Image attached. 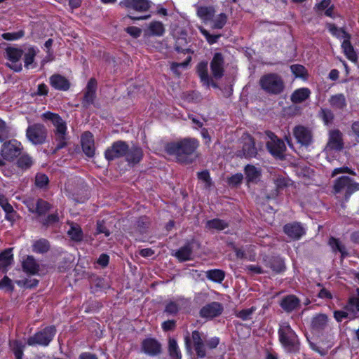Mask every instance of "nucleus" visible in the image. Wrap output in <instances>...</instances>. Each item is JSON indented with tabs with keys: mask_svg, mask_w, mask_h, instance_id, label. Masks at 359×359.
Here are the masks:
<instances>
[{
	"mask_svg": "<svg viewBox=\"0 0 359 359\" xmlns=\"http://www.w3.org/2000/svg\"><path fill=\"white\" fill-rule=\"evenodd\" d=\"M200 142L196 137H187L165 143V152L175 158L177 163L189 165L199 158Z\"/></svg>",
	"mask_w": 359,
	"mask_h": 359,
	"instance_id": "1",
	"label": "nucleus"
},
{
	"mask_svg": "<svg viewBox=\"0 0 359 359\" xmlns=\"http://www.w3.org/2000/svg\"><path fill=\"white\" fill-rule=\"evenodd\" d=\"M41 118L45 121H49L54 126L53 130L54 140L57 142L53 153L66 147L68 142L67 123L62 117L56 113L50 111H46L41 114Z\"/></svg>",
	"mask_w": 359,
	"mask_h": 359,
	"instance_id": "2",
	"label": "nucleus"
},
{
	"mask_svg": "<svg viewBox=\"0 0 359 359\" xmlns=\"http://www.w3.org/2000/svg\"><path fill=\"white\" fill-rule=\"evenodd\" d=\"M278 334L281 346L287 353H297L299 352V339L288 323L280 325Z\"/></svg>",
	"mask_w": 359,
	"mask_h": 359,
	"instance_id": "3",
	"label": "nucleus"
},
{
	"mask_svg": "<svg viewBox=\"0 0 359 359\" xmlns=\"http://www.w3.org/2000/svg\"><path fill=\"white\" fill-rule=\"evenodd\" d=\"M259 83L261 88L269 95H280L285 89L284 81L277 73L264 74L261 76Z\"/></svg>",
	"mask_w": 359,
	"mask_h": 359,
	"instance_id": "4",
	"label": "nucleus"
},
{
	"mask_svg": "<svg viewBox=\"0 0 359 359\" xmlns=\"http://www.w3.org/2000/svg\"><path fill=\"white\" fill-rule=\"evenodd\" d=\"M332 190L334 194H344V200L348 201L351 195L359 191V183L348 176H341L334 180Z\"/></svg>",
	"mask_w": 359,
	"mask_h": 359,
	"instance_id": "5",
	"label": "nucleus"
},
{
	"mask_svg": "<svg viewBox=\"0 0 359 359\" xmlns=\"http://www.w3.org/2000/svg\"><path fill=\"white\" fill-rule=\"evenodd\" d=\"M26 137L33 145H42L47 142L48 129L40 123L29 125L26 129Z\"/></svg>",
	"mask_w": 359,
	"mask_h": 359,
	"instance_id": "6",
	"label": "nucleus"
},
{
	"mask_svg": "<svg viewBox=\"0 0 359 359\" xmlns=\"http://www.w3.org/2000/svg\"><path fill=\"white\" fill-rule=\"evenodd\" d=\"M57 330L55 325L46 326L41 330L36 332L33 336L29 337L27 340L29 346H47L53 341L56 334Z\"/></svg>",
	"mask_w": 359,
	"mask_h": 359,
	"instance_id": "7",
	"label": "nucleus"
},
{
	"mask_svg": "<svg viewBox=\"0 0 359 359\" xmlns=\"http://www.w3.org/2000/svg\"><path fill=\"white\" fill-rule=\"evenodd\" d=\"M267 135L269 137L266 144V147L270 154L276 158L283 159L285 157L284 153L286 151V146L284 141L278 137L271 131L267 132Z\"/></svg>",
	"mask_w": 359,
	"mask_h": 359,
	"instance_id": "8",
	"label": "nucleus"
},
{
	"mask_svg": "<svg viewBox=\"0 0 359 359\" xmlns=\"http://www.w3.org/2000/svg\"><path fill=\"white\" fill-rule=\"evenodd\" d=\"M24 51L20 48L8 46L5 49V57L8 61L6 66L15 72H20L22 70V64L20 61L23 56Z\"/></svg>",
	"mask_w": 359,
	"mask_h": 359,
	"instance_id": "9",
	"label": "nucleus"
},
{
	"mask_svg": "<svg viewBox=\"0 0 359 359\" xmlns=\"http://www.w3.org/2000/svg\"><path fill=\"white\" fill-rule=\"evenodd\" d=\"M22 150L21 142L15 139H12L3 143L1 148V156L4 160L11 162L20 156Z\"/></svg>",
	"mask_w": 359,
	"mask_h": 359,
	"instance_id": "10",
	"label": "nucleus"
},
{
	"mask_svg": "<svg viewBox=\"0 0 359 359\" xmlns=\"http://www.w3.org/2000/svg\"><path fill=\"white\" fill-rule=\"evenodd\" d=\"M128 151V143L123 140L115 141L104 151V157L108 161L125 157Z\"/></svg>",
	"mask_w": 359,
	"mask_h": 359,
	"instance_id": "11",
	"label": "nucleus"
},
{
	"mask_svg": "<svg viewBox=\"0 0 359 359\" xmlns=\"http://www.w3.org/2000/svg\"><path fill=\"white\" fill-rule=\"evenodd\" d=\"M224 311L223 305L217 302L206 304L199 311V316L206 320H211L222 315Z\"/></svg>",
	"mask_w": 359,
	"mask_h": 359,
	"instance_id": "12",
	"label": "nucleus"
},
{
	"mask_svg": "<svg viewBox=\"0 0 359 359\" xmlns=\"http://www.w3.org/2000/svg\"><path fill=\"white\" fill-rule=\"evenodd\" d=\"M225 60L223 54L219 52L215 53L210 63V68L212 78L216 80L221 79L225 72Z\"/></svg>",
	"mask_w": 359,
	"mask_h": 359,
	"instance_id": "13",
	"label": "nucleus"
},
{
	"mask_svg": "<svg viewBox=\"0 0 359 359\" xmlns=\"http://www.w3.org/2000/svg\"><path fill=\"white\" fill-rule=\"evenodd\" d=\"M97 82L95 78H90L84 89L83 96L81 100V105L84 109H88L93 104L96 98Z\"/></svg>",
	"mask_w": 359,
	"mask_h": 359,
	"instance_id": "14",
	"label": "nucleus"
},
{
	"mask_svg": "<svg viewBox=\"0 0 359 359\" xmlns=\"http://www.w3.org/2000/svg\"><path fill=\"white\" fill-rule=\"evenodd\" d=\"M119 6L128 12L134 11L139 13L148 11L151 7L149 0H121Z\"/></svg>",
	"mask_w": 359,
	"mask_h": 359,
	"instance_id": "15",
	"label": "nucleus"
},
{
	"mask_svg": "<svg viewBox=\"0 0 359 359\" xmlns=\"http://www.w3.org/2000/svg\"><path fill=\"white\" fill-rule=\"evenodd\" d=\"M283 232L292 240L298 241L306 234V229L302 223L292 222L283 226Z\"/></svg>",
	"mask_w": 359,
	"mask_h": 359,
	"instance_id": "16",
	"label": "nucleus"
},
{
	"mask_svg": "<svg viewBox=\"0 0 359 359\" xmlns=\"http://www.w3.org/2000/svg\"><path fill=\"white\" fill-rule=\"evenodd\" d=\"M141 349L149 356H156L162 351L161 343L155 338H146L141 343Z\"/></svg>",
	"mask_w": 359,
	"mask_h": 359,
	"instance_id": "17",
	"label": "nucleus"
},
{
	"mask_svg": "<svg viewBox=\"0 0 359 359\" xmlns=\"http://www.w3.org/2000/svg\"><path fill=\"white\" fill-rule=\"evenodd\" d=\"M208 62L205 60L201 61L196 67V72L201 82L207 86H211L214 88H218L217 83L214 82L212 79L208 74Z\"/></svg>",
	"mask_w": 359,
	"mask_h": 359,
	"instance_id": "18",
	"label": "nucleus"
},
{
	"mask_svg": "<svg viewBox=\"0 0 359 359\" xmlns=\"http://www.w3.org/2000/svg\"><path fill=\"white\" fill-rule=\"evenodd\" d=\"M126 153L125 160L128 165H137L142 161L144 157L142 148L136 144H133L130 147L128 144V151Z\"/></svg>",
	"mask_w": 359,
	"mask_h": 359,
	"instance_id": "19",
	"label": "nucleus"
},
{
	"mask_svg": "<svg viewBox=\"0 0 359 359\" xmlns=\"http://www.w3.org/2000/svg\"><path fill=\"white\" fill-rule=\"evenodd\" d=\"M81 148L85 154L89 158H92L95 155V141L94 136L90 131L84 132L81 137Z\"/></svg>",
	"mask_w": 359,
	"mask_h": 359,
	"instance_id": "20",
	"label": "nucleus"
},
{
	"mask_svg": "<svg viewBox=\"0 0 359 359\" xmlns=\"http://www.w3.org/2000/svg\"><path fill=\"white\" fill-rule=\"evenodd\" d=\"M49 84L55 90L67 91L71 87L70 81L60 74H54L49 77Z\"/></svg>",
	"mask_w": 359,
	"mask_h": 359,
	"instance_id": "21",
	"label": "nucleus"
},
{
	"mask_svg": "<svg viewBox=\"0 0 359 359\" xmlns=\"http://www.w3.org/2000/svg\"><path fill=\"white\" fill-rule=\"evenodd\" d=\"M344 141L341 132L338 130H332L329 133V138L327 147L330 150L341 151L344 148Z\"/></svg>",
	"mask_w": 359,
	"mask_h": 359,
	"instance_id": "22",
	"label": "nucleus"
},
{
	"mask_svg": "<svg viewBox=\"0 0 359 359\" xmlns=\"http://www.w3.org/2000/svg\"><path fill=\"white\" fill-rule=\"evenodd\" d=\"M293 134L298 143L308 146L312 142V135L306 127L297 126L294 128Z\"/></svg>",
	"mask_w": 359,
	"mask_h": 359,
	"instance_id": "23",
	"label": "nucleus"
},
{
	"mask_svg": "<svg viewBox=\"0 0 359 359\" xmlns=\"http://www.w3.org/2000/svg\"><path fill=\"white\" fill-rule=\"evenodd\" d=\"M327 243L333 253H340L341 261H343L345 258L349 256V253L346 249V245L342 243L339 238L330 236L328 239Z\"/></svg>",
	"mask_w": 359,
	"mask_h": 359,
	"instance_id": "24",
	"label": "nucleus"
},
{
	"mask_svg": "<svg viewBox=\"0 0 359 359\" xmlns=\"http://www.w3.org/2000/svg\"><path fill=\"white\" fill-rule=\"evenodd\" d=\"M264 262L266 267L276 273H280L286 269L284 259L280 256L266 257L264 259Z\"/></svg>",
	"mask_w": 359,
	"mask_h": 359,
	"instance_id": "25",
	"label": "nucleus"
},
{
	"mask_svg": "<svg viewBox=\"0 0 359 359\" xmlns=\"http://www.w3.org/2000/svg\"><path fill=\"white\" fill-rule=\"evenodd\" d=\"M191 339L197 357L200 358H205L206 356L205 345L200 332L194 330L191 333Z\"/></svg>",
	"mask_w": 359,
	"mask_h": 359,
	"instance_id": "26",
	"label": "nucleus"
},
{
	"mask_svg": "<svg viewBox=\"0 0 359 359\" xmlns=\"http://www.w3.org/2000/svg\"><path fill=\"white\" fill-rule=\"evenodd\" d=\"M311 91L309 88L302 87L293 91L290 95V100L293 104H300L310 97Z\"/></svg>",
	"mask_w": 359,
	"mask_h": 359,
	"instance_id": "27",
	"label": "nucleus"
},
{
	"mask_svg": "<svg viewBox=\"0 0 359 359\" xmlns=\"http://www.w3.org/2000/svg\"><path fill=\"white\" fill-rule=\"evenodd\" d=\"M244 173L248 184L257 183L262 175L261 170L252 164L245 166Z\"/></svg>",
	"mask_w": 359,
	"mask_h": 359,
	"instance_id": "28",
	"label": "nucleus"
},
{
	"mask_svg": "<svg viewBox=\"0 0 359 359\" xmlns=\"http://www.w3.org/2000/svg\"><path fill=\"white\" fill-rule=\"evenodd\" d=\"M163 24L157 20L151 22L147 29L144 30V34L149 36H162L165 33Z\"/></svg>",
	"mask_w": 359,
	"mask_h": 359,
	"instance_id": "29",
	"label": "nucleus"
},
{
	"mask_svg": "<svg viewBox=\"0 0 359 359\" xmlns=\"http://www.w3.org/2000/svg\"><path fill=\"white\" fill-rule=\"evenodd\" d=\"M22 270L31 275H35L39 271V264L32 255H27L22 262Z\"/></svg>",
	"mask_w": 359,
	"mask_h": 359,
	"instance_id": "30",
	"label": "nucleus"
},
{
	"mask_svg": "<svg viewBox=\"0 0 359 359\" xmlns=\"http://www.w3.org/2000/svg\"><path fill=\"white\" fill-rule=\"evenodd\" d=\"M193 247L191 243H187L180 248L174 254L175 257L181 262L191 259Z\"/></svg>",
	"mask_w": 359,
	"mask_h": 359,
	"instance_id": "31",
	"label": "nucleus"
},
{
	"mask_svg": "<svg viewBox=\"0 0 359 359\" xmlns=\"http://www.w3.org/2000/svg\"><path fill=\"white\" fill-rule=\"evenodd\" d=\"M13 248H7L0 252V271L6 273L13 262Z\"/></svg>",
	"mask_w": 359,
	"mask_h": 359,
	"instance_id": "32",
	"label": "nucleus"
},
{
	"mask_svg": "<svg viewBox=\"0 0 359 359\" xmlns=\"http://www.w3.org/2000/svg\"><path fill=\"white\" fill-rule=\"evenodd\" d=\"M16 161V166L22 171L29 170L34 165V161L33 158L28 154L24 153L18 156Z\"/></svg>",
	"mask_w": 359,
	"mask_h": 359,
	"instance_id": "33",
	"label": "nucleus"
},
{
	"mask_svg": "<svg viewBox=\"0 0 359 359\" xmlns=\"http://www.w3.org/2000/svg\"><path fill=\"white\" fill-rule=\"evenodd\" d=\"M299 305V299L294 295H288L283 299L280 302L282 309L287 311L291 312L297 309Z\"/></svg>",
	"mask_w": 359,
	"mask_h": 359,
	"instance_id": "34",
	"label": "nucleus"
},
{
	"mask_svg": "<svg viewBox=\"0 0 359 359\" xmlns=\"http://www.w3.org/2000/svg\"><path fill=\"white\" fill-rule=\"evenodd\" d=\"M328 101L330 106L335 109L344 110L347 106L346 97L343 93L330 96Z\"/></svg>",
	"mask_w": 359,
	"mask_h": 359,
	"instance_id": "35",
	"label": "nucleus"
},
{
	"mask_svg": "<svg viewBox=\"0 0 359 359\" xmlns=\"http://www.w3.org/2000/svg\"><path fill=\"white\" fill-rule=\"evenodd\" d=\"M341 48L347 59H348L351 62L357 61L358 56L355 51L354 50L353 46L351 43V36L348 37L347 39H345L342 41Z\"/></svg>",
	"mask_w": 359,
	"mask_h": 359,
	"instance_id": "36",
	"label": "nucleus"
},
{
	"mask_svg": "<svg viewBox=\"0 0 359 359\" xmlns=\"http://www.w3.org/2000/svg\"><path fill=\"white\" fill-rule=\"evenodd\" d=\"M243 151L245 158H255L257 155V149L255 146V140L250 137L248 141L245 142L243 146Z\"/></svg>",
	"mask_w": 359,
	"mask_h": 359,
	"instance_id": "37",
	"label": "nucleus"
},
{
	"mask_svg": "<svg viewBox=\"0 0 359 359\" xmlns=\"http://www.w3.org/2000/svg\"><path fill=\"white\" fill-rule=\"evenodd\" d=\"M252 248V245L246 246V248L244 249L243 248H238L234 246L233 248V250L235 252V255L238 259H248L249 261H255L256 254L253 253V255L250 254L249 255H247L246 252H250L251 248Z\"/></svg>",
	"mask_w": 359,
	"mask_h": 359,
	"instance_id": "38",
	"label": "nucleus"
},
{
	"mask_svg": "<svg viewBox=\"0 0 359 359\" xmlns=\"http://www.w3.org/2000/svg\"><path fill=\"white\" fill-rule=\"evenodd\" d=\"M327 323V317L325 314H319L313 318L311 321L312 329L321 331L325 329Z\"/></svg>",
	"mask_w": 359,
	"mask_h": 359,
	"instance_id": "39",
	"label": "nucleus"
},
{
	"mask_svg": "<svg viewBox=\"0 0 359 359\" xmlns=\"http://www.w3.org/2000/svg\"><path fill=\"white\" fill-rule=\"evenodd\" d=\"M50 243L46 238H40L34 242L32 245V250L34 252L43 254L50 250Z\"/></svg>",
	"mask_w": 359,
	"mask_h": 359,
	"instance_id": "40",
	"label": "nucleus"
},
{
	"mask_svg": "<svg viewBox=\"0 0 359 359\" xmlns=\"http://www.w3.org/2000/svg\"><path fill=\"white\" fill-rule=\"evenodd\" d=\"M290 71L296 78L306 81L309 78V73L306 67L299 64H294L290 66Z\"/></svg>",
	"mask_w": 359,
	"mask_h": 359,
	"instance_id": "41",
	"label": "nucleus"
},
{
	"mask_svg": "<svg viewBox=\"0 0 359 359\" xmlns=\"http://www.w3.org/2000/svg\"><path fill=\"white\" fill-rule=\"evenodd\" d=\"M310 348L319 353L322 356H325L327 354L328 351L332 347V343L330 341H322L320 344H316L315 343H310Z\"/></svg>",
	"mask_w": 359,
	"mask_h": 359,
	"instance_id": "42",
	"label": "nucleus"
},
{
	"mask_svg": "<svg viewBox=\"0 0 359 359\" xmlns=\"http://www.w3.org/2000/svg\"><path fill=\"white\" fill-rule=\"evenodd\" d=\"M52 208V205L48 201L39 198L36 202L34 212L39 216L45 215Z\"/></svg>",
	"mask_w": 359,
	"mask_h": 359,
	"instance_id": "43",
	"label": "nucleus"
},
{
	"mask_svg": "<svg viewBox=\"0 0 359 359\" xmlns=\"http://www.w3.org/2000/svg\"><path fill=\"white\" fill-rule=\"evenodd\" d=\"M318 117L325 126L332 125L334 119L333 111L328 108H321L318 113Z\"/></svg>",
	"mask_w": 359,
	"mask_h": 359,
	"instance_id": "44",
	"label": "nucleus"
},
{
	"mask_svg": "<svg viewBox=\"0 0 359 359\" xmlns=\"http://www.w3.org/2000/svg\"><path fill=\"white\" fill-rule=\"evenodd\" d=\"M206 228L208 229H216L217 231H222L229 226L228 222L226 221L219 219L215 218L210 220H208L206 222Z\"/></svg>",
	"mask_w": 359,
	"mask_h": 359,
	"instance_id": "45",
	"label": "nucleus"
},
{
	"mask_svg": "<svg viewBox=\"0 0 359 359\" xmlns=\"http://www.w3.org/2000/svg\"><path fill=\"white\" fill-rule=\"evenodd\" d=\"M168 353L171 359H182V353L175 339L168 341Z\"/></svg>",
	"mask_w": 359,
	"mask_h": 359,
	"instance_id": "46",
	"label": "nucleus"
},
{
	"mask_svg": "<svg viewBox=\"0 0 359 359\" xmlns=\"http://www.w3.org/2000/svg\"><path fill=\"white\" fill-rule=\"evenodd\" d=\"M181 309L180 300L168 301L165 303L164 312L168 315L176 316Z\"/></svg>",
	"mask_w": 359,
	"mask_h": 359,
	"instance_id": "47",
	"label": "nucleus"
},
{
	"mask_svg": "<svg viewBox=\"0 0 359 359\" xmlns=\"http://www.w3.org/2000/svg\"><path fill=\"white\" fill-rule=\"evenodd\" d=\"M67 234L71 240L75 242H81L83 240V233L79 225H73L67 231Z\"/></svg>",
	"mask_w": 359,
	"mask_h": 359,
	"instance_id": "48",
	"label": "nucleus"
},
{
	"mask_svg": "<svg viewBox=\"0 0 359 359\" xmlns=\"http://www.w3.org/2000/svg\"><path fill=\"white\" fill-rule=\"evenodd\" d=\"M23 55L24 66L26 69H29L36 55L35 48L33 46L29 47L27 52L25 54L23 53Z\"/></svg>",
	"mask_w": 359,
	"mask_h": 359,
	"instance_id": "49",
	"label": "nucleus"
},
{
	"mask_svg": "<svg viewBox=\"0 0 359 359\" xmlns=\"http://www.w3.org/2000/svg\"><path fill=\"white\" fill-rule=\"evenodd\" d=\"M224 277L225 273L221 269H211L207 271V278L216 283H222Z\"/></svg>",
	"mask_w": 359,
	"mask_h": 359,
	"instance_id": "50",
	"label": "nucleus"
},
{
	"mask_svg": "<svg viewBox=\"0 0 359 359\" xmlns=\"http://www.w3.org/2000/svg\"><path fill=\"white\" fill-rule=\"evenodd\" d=\"M187 44V41L185 38H178L175 41V50L177 53H182L184 54L193 53L190 48H186Z\"/></svg>",
	"mask_w": 359,
	"mask_h": 359,
	"instance_id": "51",
	"label": "nucleus"
},
{
	"mask_svg": "<svg viewBox=\"0 0 359 359\" xmlns=\"http://www.w3.org/2000/svg\"><path fill=\"white\" fill-rule=\"evenodd\" d=\"M35 186L39 189H46L49 184L48 177L43 173H37L35 176Z\"/></svg>",
	"mask_w": 359,
	"mask_h": 359,
	"instance_id": "52",
	"label": "nucleus"
},
{
	"mask_svg": "<svg viewBox=\"0 0 359 359\" xmlns=\"http://www.w3.org/2000/svg\"><path fill=\"white\" fill-rule=\"evenodd\" d=\"M25 31L20 29L15 32H4L1 36L3 39L6 41H16L22 39L25 36Z\"/></svg>",
	"mask_w": 359,
	"mask_h": 359,
	"instance_id": "53",
	"label": "nucleus"
},
{
	"mask_svg": "<svg viewBox=\"0 0 359 359\" xmlns=\"http://www.w3.org/2000/svg\"><path fill=\"white\" fill-rule=\"evenodd\" d=\"M25 345L18 340H15L13 343L12 351L15 357V359H22L23 351Z\"/></svg>",
	"mask_w": 359,
	"mask_h": 359,
	"instance_id": "54",
	"label": "nucleus"
},
{
	"mask_svg": "<svg viewBox=\"0 0 359 359\" xmlns=\"http://www.w3.org/2000/svg\"><path fill=\"white\" fill-rule=\"evenodd\" d=\"M149 224V221L147 216L140 217L135 223L136 228L140 233H143L146 231Z\"/></svg>",
	"mask_w": 359,
	"mask_h": 359,
	"instance_id": "55",
	"label": "nucleus"
},
{
	"mask_svg": "<svg viewBox=\"0 0 359 359\" xmlns=\"http://www.w3.org/2000/svg\"><path fill=\"white\" fill-rule=\"evenodd\" d=\"M59 215L57 212L48 215L44 219L40 221L41 224L46 227L55 224L59 222Z\"/></svg>",
	"mask_w": 359,
	"mask_h": 359,
	"instance_id": "56",
	"label": "nucleus"
},
{
	"mask_svg": "<svg viewBox=\"0 0 359 359\" xmlns=\"http://www.w3.org/2000/svg\"><path fill=\"white\" fill-rule=\"evenodd\" d=\"M256 311L255 306H251L248 309H245L239 311L236 314V317L241 318L242 320H248L251 319L252 315Z\"/></svg>",
	"mask_w": 359,
	"mask_h": 359,
	"instance_id": "57",
	"label": "nucleus"
},
{
	"mask_svg": "<svg viewBox=\"0 0 359 359\" xmlns=\"http://www.w3.org/2000/svg\"><path fill=\"white\" fill-rule=\"evenodd\" d=\"M243 180V175L242 173L238 172L234 175H232L231 177H229L226 180V182L231 187H237L239 186Z\"/></svg>",
	"mask_w": 359,
	"mask_h": 359,
	"instance_id": "58",
	"label": "nucleus"
},
{
	"mask_svg": "<svg viewBox=\"0 0 359 359\" xmlns=\"http://www.w3.org/2000/svg\"><path fill=\"white\" fill-rule=\"evenodd\" d=\"M198 180L205 182L206 188H210L212 185V181L210 177V172L208 170L198 172L197 173Z\"/></svg>",
	"mask_w": 359,
	"mask_h": 359,
	"instance_id": "59",
	"label": "nucleus"
},
{
	"mask_svg": "<svg viewBox=\"0 0 359 359\" xmlns=\"http://www.w3.org/2000/svg\"><path fill=\"white\" fill-rule=\"evenodd\" d=\"M330 30L334 36L339 39H343L344 40L345 39H347L348 37L351 36V34L346 32V30L344 28H339L334 25L332 26Z\"/></svg>",
	"mask_w": 359,
	"mask_h": 359,
	"instance_id": "60",
	"label": "nucleus"
},
{
	"mask_svg": "<svg viewBox=\"0 0 359 359\" xmlns=\"http://www.w3.org/2000/svg\"><path fill=\"white\" fill-rule=\"evenodd\" d=\"M276 185V191L278 194L279 192L283 191L284 189L289 186V180L284 177H278L274 180Z\"/></svg>",
	"mask_w": 359,
	"mask_h": 359,
	"instance_id": "61",
	"label": "nucleus"
},
{
	"mask_svg": "<svg viewBox=\"0 0 359 359\" xmlns=\"http://www.w3.org/2000/svg\"><path fill=\"white\" fill-rule=\"evenodd\" d=\"M201 32L210 45L216 43L218 39L221 37V34H211L204 28L201 29Z\"/></svg>",
	"mask_w": 359,
	"mask_h": 359,
	"instance_id": "62",
	"label": "nucleus"
},
{
	"mask_svg": "<svg viewBox=\"0 0 359 359\" xmlns=\"http://www.w3.org/2000/svg\"><path fill=\"white\" fill-rule=\"evenodd\" d=\"M356 297H351L349 299L346 309L351 311H359V293Z\"/></svg>",
	"mask_w": 359,
	"mask_h": 359,
	"instance_id": "63",
	"label": "nucleus"
},
{
	"mask_svg": "<svg viewBox=\"0 0 359 359\" xmlns=\"http://www.w3.org/2000/svg\"><path fill=\"white\" fill-rule=\"evenodd\" d=\"M227 17L224 13H220L213 22V27L215 29H222L226 23Z\"/></svg>",
	"mask_w": 359,
	"mask_h": 359,
	"instance_id": "64",
	"label": "nucleus"
}]
</instances>
